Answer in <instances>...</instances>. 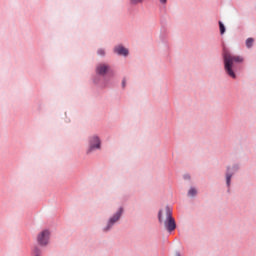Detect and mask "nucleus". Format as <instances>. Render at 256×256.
<instances>
[{
	"label": "nucleus",
	"mask_w": 256,
	"mask_h": 256,
	"mask_svg": "<svg viewBox=\"0 0 256 256\" xmlns=\"http://www.w3.org/2000/svg\"><path fill=\"white\" fill-rule=\"evenodd\" d=\"M219 27H220V33L223 35L225 33V25H223V22H219Z\"/></svg>",
	"instance_id": "obj_12"
},
{
	"label": "nucleus",
	"mask_w": 256,
	"mask_h": 256,
	"mask_svg": "<svg viewBox=\"0 0 256 256\" xmlns=\"http://www.w3.org/2000/svg\"><path fill=\"white\" fill-rule=\"evenodd\" d=\"M158 217H159V221H160V223H161V221H162V219H163V211H160V212H159Z\"/></svg>",
	"instance_id": "obj_14"
},
{
	"label": "nucleus",
	"mask_w": 256,
	"mask_h": 256,
	"mask_svg": "<svg viewBox=\"0 0 256 256\" xmlns=\"http://www.w3.org/2000/svg\"><path fill=\"white\" fill-rule=\"evenodd\" d=\"M95 149H101V140L97 136H93L90 139V147L87 153H91L92 151H95Z\"/></svg>",
	"instance_id": "obj_5"
},
{
	"label": "nucleus",
	"mask_w": 256,
	"mask_h": 256,
	"mask_svg": "<svg viewBox=\"0 0 256 256\" xmlns=\"http://www.w3.org/2000/svg\"><path fill=\"white\" fill-rule=\"evenodd\" d=\"M253 43H254L253 38H248L246 40V47H248V49H251V47H253Z\"/></svg>",
	"instance_id": "obj_8"
},
{
	"label": "nucleus",
	"mask_w": 256,
	"mask_h": 256,
	"mask_svg": "<svg viewBox=\"0 0 256 256\" xmlns=\"http://www.w3.org/2000/svg\"><path fill=\"white\" fill-rule=\"evenodd\" d=\"M223 59L225 72L229 77H232V79H236L237 75H235V72L233 71V63H243V57L235 56L224 49Z\"/></svg>",
	"instance_id": "obj_1"
},
{
	"label": "nucleus",
	"mask_w": 256,
	"mask_h": 256,
	"mask_svg": "<svg viewBox=\"0 0 256 256\" xmlns=\"http://www.w3.org/2000/svg\"><path fill=\"white\" fill-rule=\"evenodd\" d=\"M107 71H109V66L106 64H99L96 68V73H98V75H105Z\"/></svg>",
	"instance_id": "obj_6"
},
{
	"label": "nucleus",
	"mask_w": 256,
	"mask_h": 256,
	"mask_svg": "<svg viewBox=\"0 0 256 256\" xmlns=\"http://www.w3.org/2000/svg\"><path fill=\"white\" fill-rule=\"evenodd\" d=\"M143 1H145V0H129V3H130V5L135 6V5H141V3H143Z\"/></svg>",
	"instance_id": "obj_10"
},
{
	"label": "nucleus",
	"mask_w": 256,
	"mask_h": 256,
	"mask_svg": "<svg viewBox=\"0 0 256 256\" xmlns=\"http://www.w3.org/2000/svg\"><path fill=\"white\" fill-rule=\"evenodd\" d=\"M114 51L117 53V55H124V57H127V55H129V50H127L123 46H116L114 48Z\"/></svg>",
	"instance_id": "obj_7"
},
{
	"label": "nucleus",
	"mask_w": 256,
	"mask_h": 256,
	"mask_svg": "<svg viewBox=\"0 0 256 256\" xmlns=\"http://www.w3.org/2000/svg\"><path fill=\"white\" fill-rule=\"evenodd\" d=\"M33 251H34V253H35V256H39V252H40L39 248L35 247V248L33 249Z\"/></svg>",
	"instance_id": "obj_13"
},
{
	"label": "nucleus",
	"mask_w": 256,
	"mask_h": 256,
	"mask_svg": "<svg viewBox=\"0 0 256 256\" xmlns=\"http://www.w3.org/2000/svg\"><path fill=\"white\" fill-rule=\"evenodd\" d=\"M122 214H123V208H120L119 211L112 218H110V220L108 221V225L104 229V231H109L111 227H113V225H115V223H117V221L121 219Z\"/></svg>",
	"instance_id": "obj_4"
},
{
	"label": "nucleus",
	"mask_w": 256,
	"mask_h": 256,
	"mask_svg": "<svg viewBox=\"0 0 256 256\" xmlns=\"http://www.w3.org/2000/svg\"><path fill=\"white\" fill-rule=\"evenodd\" d=\"M188 195H189V197H195V195H197V190L195 188H191L188 191Z\"/></svg>",
	"instance_id": "obj_11"
},
{
	"label": "nucleus",
	"mask_w": 256,
	"mask_h": 256,
	"mask_svg": "<svg viewBox=\"0 0 256 256\" xmlns=\"http://www.w3.org/2000/svg\"><path fill=\"white\" fill-rule=\"evenodd\" d=\"M160 3H162V5H165V3H167V0H160Z\"/></svg>",
	"instance_id": "obj_16"
},
{
	"label": "nucleus",
	"mask_w": 256,
	"mask_h": 256,
	"mask_svg": "<svg viewBox=\"0 0 256 256\" xmlns=\"http://www.w3.org/2000/svg\"><path fill=\"white\" fill-rule=\"evenodd\" d=\"M50 235H51V233L49 232V230H44V231L40 232L37 236V242L42 247H45V245H48V243H49V236Z\"/></svg>",
	"instance_id": "obj_3"
},
{
	"label": "nucleus",
	"mask_w": 256,
	"mask_h": 256,
	"mask_svg": "<svg viewBox=\"0 0 256 256\" xmlns=\"http://www.w3.org/2000/svg\"><path fill=\"white\" fill-rule=\"evenodd\" d=\"M231 177H233V174H231L230 172L226 173V183L229 187V185H231Z\"/></svg>",
	"instance_id": "obj_9"
},
{
	"label": "nucleus",
	"mask_w": 256,
	"mask_h": 256,
	"mask_svg": "<svg viewBox=\"0 0 256 256\" xmlns=\"http://www.w3.org/2000/svg\"><path fill=\"white\" fill-rule=\"evenodd\" d=\"M164 227L169 232L175 231V229H177V224L175 223V219L173 218V212L171 211V208H169V207L165 208Z\"/></svg>",
	"instance_id": "obj_2"
},
{
	"label": "nucleus",
	"mask_w": 256,
	"mask_h": 256,
	"mask_svg": "<svg viewBox=\"0 0 256 256\" xmlns=\"http://www.w3.org/2000/svg\"><path fill=\"white\" fill-rule=\"evenodd\" d=\"M98 55H105V50L103 49L98 50Z\"/></svg>",
	"instance_id": "obj_15"
},
{
	"label": "nucleus",
	"mask_w": 256,
	"mask_h": 256,
	"mask_svg": "<svg viewBox=\"0 0 256 256\" xmlns=\"http://www.w3.org/2000/svg\"><path fill=\"white\" fill-rule=\"evenodd\" d=\"M176 256H181V254H177Z\"/></svg>",
	"instance_id": "obj_18"
},
{
	"label": "nucleus",
	"mask_w": 256,
	"mask_h": 256,
	"mask_svg": "<svg viewBox=\"0 0 256 256\" xmlns=\"http://www.w3.org/2000/svg\"><path fill=\"white\" fill-rule=\"evenodd\" d=\"M123 87H125V80L122 82Z\"/></svg>",
	"instance_id": "obj_17"
}]
</instances>
